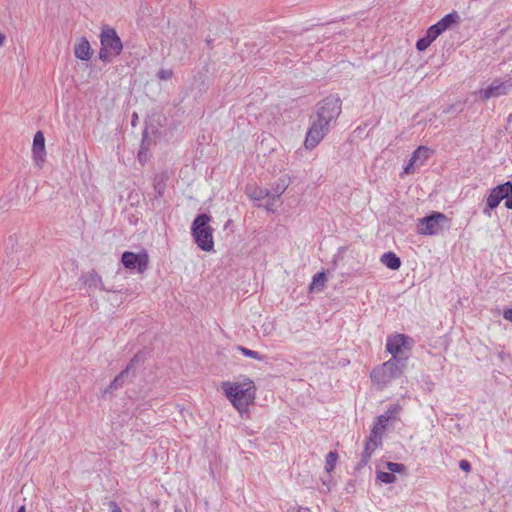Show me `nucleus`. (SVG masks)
Masks as SVG:
<instances>
[{
	"instance_id": "24",
	"label": "nucleus",
	"mask_w": 512,
	"mask_h": 512,
	"mask_svg": "<svg viewBox=\"0 0 512 512\" xmlns=\"http://www.w3.org/2000/svg\"><path fill=\"white\" fill-rule=\"evenodd\" d=\"M377 480L380 481L381 483L392 484L396 481V477L389 471H379L377 472Z\"/></svg>"
},
{
	"instance_id": "8",
	"label": "nucleus",
	"mask_w": 512,
	"mask_h": 512,
	"mask_svg": "<svg viewBox=\"0 0 512 512\" xmlns=\"http://www.w3.org/2000/svg\"><path fill=\"white\" fill-rule=\"evenodd\" d=\"M509 91L508 82L501 81L500 79H495L490 85L487 87L481 88L477 93L478 99L481 101H487L491 98H497L503 95H506Z\"/></svg>"
},
{
	"instance_id": "11",
	"label": "nucleus",
	"mask_w": 512,
	"mask_h": 512,
	"mask_svg": "<svg viewBox=\"0 0 512 512\" xmlns=\"http://www.w3.org/2000/svg\"><path fill=\"white\" fill-rule=\"evenodd\" d=\"M512 194V183L507 181L492 188L487 196L486 204L489 209H495L505 197Z\"/></svg>"
},
{
	"instance_id": "22",
	"label": "nucleus",
	"mask_w": 512,
	"mask_h": 512,
	"mask_svg": "<svg viewBox=\"0 0 512 512\" xmlns=\"http://www.w3.org/2000/svg\"><path fill=\"white\" fill-rule=\"evenodd\" d=\"M337 460H338V455L336 452L331 451L326 455L325 470L327 473H330L334 470Z\"/></svg>"
},
{
	"instance_id": "32",
	"label": "nucleus",
	"mask_w": 512,
	"mask_h": 512,
	"mask_svg": "<svg viewBox=\"0 0 512 512\" xmlns=\"http://www.w3.org/2000/svg\"><path fill=\"white\" fill-rule=\"evenodd\" d=\"M162 180H163V177H161L159 181H158V178L155 179V189H156L158 195H162V193H163V185L161 183Z\"/></svg>"
},
{
	"instance_id": "27",
	"label": "nucleus",
	"mask_w": 512,
	"mask_h": 512,
	"mask_svg": "<svg viewBox=\"0 0 512 512\" xmlns=\"http://www.w3.org/2000/svg\"><path fill=\"white\" fill-rule=\"evenodd\" d=\"M441 34L442 33L439 31V29L435 25H432L427 29L425 37L432 43Z\"/></svg>"
},
{
	"instance_id": "12",
	"label": "nucleus",
	"mask_w": 512,
	"mask_h": 512,
	"mask_svg": "<svg viewBox=\"0 0 512 512\" xmlns=\"http://www.w3.org/2000/svg\"><path fill=\"white\" fill-rule=\"evenodd\" d=\"M33 161L38 168H42L45 162V137L41 131L36 132L33 138Z\"/></svg>"
},
{
	"instance_id": "9",
	"label": "nucleus",
	"mask_w": 512,
	"mask_h": 512,
	"mask_svg": "<svg viewBox=\"0 0 512 512\" xmlns=\"http://www.w3.org/2000/svg\"><path fill=\"white\" fill-rule=\"evenodd\" d=\"M429 156V149L425 146H419L412 154L403 168L401 176L414 174L424 165Z\"/></svg>"
},
{
	"instance_id": "39",
	"label": "nucleus",
	"mask_w": 512,
	"mask_h": 512,
	"mask_svg": "<svg viewBox=\"0 0 512 512\" xmlns=\"http://www.w3.org/2000/svg\"><path fill=\"white\" fill-rule=\"evenodd\" d=\"M17 512H25V506L22 505L18 508Z\"/></svg>"
},
{
	"instance_id": "40",
	"label": "nucleus",
	"mask_w": 512,
	"mask_h": 512,
	"mask_svg": "<svg viewBox=\"0 0 512 512\" xmlns=\"http://www.w3.org/2000/svg\"><path fill=\"white\" fill-rule=\"evenodd\" d=\"M175 512H183L181 509H176Z\"/></svg>"
},
{
	"instance_id": "33",
	"label": "nucleus",
	"mask_w": 512,
	"mask_h": 512,
	"mask_svg": "<svg viewBox=\"0 0 512 512\" xmlns=\"http://www.w3.org/2000/svg\"><path fill=\"white\" fill-rule=\"evenodd\" d=\"M503 317H504L506 320H508V321L512 322V308H509V309L504 310V312H503Z\"/></svg>"
},
{
	"instance_id": "23",
	"label": "nucleus",
	"mask_w": 512,
	"mask_h": 512,
	"mask_svg": "<svg viewBox=\"0 0 512 512\" xmlns=\"http://www.w3.org/2000/svg\"><path fill=\"white\" fill-rule=\"evenodd\" d=\"M237 350L240 351L241 354H243L245 357L253 358L258 361H263L265 358L263 355L259 354L257 351L250 350L246 347L238 346Z\"/></svg>"
},
{
	"instance_id": "31",
	"label": "nucleus",
	"mask_w": 512,
	"mask_h": 512,
	"mask_svg": "<svg viewBox=\"0 0 512 512\" xmlns=\"http://www.w3.org/2000/svg\"><path fill=\"white\" fill-rule=\"evenodd\" d=\"M459 467L461 470H463L464 472H470L471 471V464L469 461L467 460H461L459 462Z\"/></svg>"
},
{
	"instance_id": "26",
	"label": "nucleus",
	"mask_w": 512,
	"mask_h": 512,
	"mask_svg": "<svg viewBox=\"0 0 512 512\" xmlns=\"http://www.w3.org/2000/svg\"><path fill=\"white\" fill-rule=\"evenodd\" d=\"M402 410V407L399 404H393L389 406V408L383 413L384 416L390 421L395 418Z\"/></svg>"
},
{
	"instance_id": "14",
	"label": "nucleus",
	"mask_w": 512,
	"mask_h": 512,
	"mask_svg": "<svg viewBox=\"0 0 512 512\" xmlns=\"http://www.w3.org/2000/svg\"><path fill=\"white\" fill-rule=\"evenodd\" d=\"M290 185V178L288 176H282L277 179L271 188V200H276L280 198V196L286 191L288 186Z\"/></svg>"
},
{
	"instance_id": "2",
	"label": "nucleus",
	"mask_w": 512,
	"mask_h": 512,
	"mask_svg": "<svg viewBox=\"0 0 512 512\" xmlns=\"http://www.w3.org/2000/svg\"><path fill=\"white\" fill-rule=\"evenodd\" d=\"M222 389L233 407L242 414L255 399V385L250 378L242 377L237 381L222 383Z\"/></svg>"
},
{
	"instance_id": "34",
	"label": "nucleus",
	"mask_w": 512,
	"mask_h": 512,
	"mask_svg": "<svg viewBox=\"0 0 512 512\" xmlns=\"http://www.w3.org/2000/svg\"><path fill=\"white\" fill-rule=\"evenodd\" d=\"M505 207L507 209H512V193L509 196L505 197Z\"/></svg>"
},
{
	"instance_id": "6",
	"label": "nucleus",
	"mask_w": 512,
	"mask_h": 512,
	"mask_svg": "<svg viewBox=\"0 0 512 512\" xmlns=\"http://www.w3.org/2000/svg\"><path fill=\"white\" fill-rule=\"evenodd\" d=\"M448 217L440 212H434L431 215L421 218L418 221L417 232L421 235H436L448 226Z\"/></svg>"
},
{
	"instance_id": "13",
	"label": "nucleus",
	"mask_w": 512,
	"mask_h": 512,
	"mask_svg": "<svg viewBox=\"0 0 512 512\" xmlns=\"http://www.w3.org/2000/svg\"><path fill=\"white\" fill-rule=\"evenodd\" d=\"M74 55L77 59L82 61L90 60L92 56V49L89 41L86 38H81L75 45Z\"/></svg>"
},
{
	"instance_id": "1",
	"label": "nucleus",
	"mask_w": 512,
	"mask_h": 512,
	"mask_svg": "<svg viewBox=\"0 0 512 512\" xmlns=\"http://www.w3.org/2000/svg\"><path fill=\"white\" fill-rule=\"evenodd\" d=\"M340 113L341 100L336 95H330L318 104L316 114L312 117L311 126L304 142L307 149H313L321 142L336 122Z\"/></svg>"
},
{
	"instance_id": "16",
	"label": "nucleus",
	"mask_w": 512,
	"mask_h": 512,
	"mask_svg": "<svg viewBox=\"0 0 512 512\" xmlns=\"http://www.w3.org/2000/svg\"><path fill=\"white\" fill-rule=\"evenodd\" d=\"M459 19V15L456 12L445 15L441 20L434 24L441 33L445 32Z\"/></svg>"
},
{
	"instance_id": "36",
	"label": "nucleus",
	"mask_w": 512,
	"mask_h": 512,
	"mask_svg": "<svg viewBox=\"0 0 512 512\" xmlns=\"http://www.w3.org/2000/svg\"><path fill=\"white\" fill-rule=\"evenodd\" d=\"M322 482H323V485H325L327 487V490L329 491L331 488V482H332L331 478L328 477V479H323Z\"/></svg>"
},
{
	"instance_id": "4",
	"label": "nucleus",
	"mask_w": 512,
	"mask_h": 512,
	"mask_svg": "<svg viewBox=\"0 0 512 512\" xmlns=\"http://www.w3.org/2000/svg\"><path fill=\"white\" fill-rule=\"evenodd\" d=\"M211 217L205 213L198 215L191 226V233L197 246L206 252L214 250L213 228L209 225Z\"/></svg>"
},
{
	"instance_id": "30",
	"label": "nucleus",
	"mask_w": 512,
	"mask_h": 512,
	"mask_svg": "<svg viewBox=\"0 0 512 512\" xmlns=\"http://www.w3.org/2000/svg\"><path fill=\"white\" fill-rule=\"evenodd\" d=\"M157 75L160 80H169L173 76V72L170 69H161Z\"/></svg>"
},
{
	"instance_id": "20",
	"label": "nucleus",
	"mask_w": 512,
	"mask_h": 512,
	"mask_svg": "<svg viewBox=\"0 0 512 512\" xmlns=\"http://www.w3.org/2000/svg\"><path fill=\"white\" fill-rule=\"evenodd\" d=\"M85 284L88 287L100 288L101 290H105L101 278L96 273H89L85 277Z\"/></svg>"
},
{
	"instance_id": "7",
	"label": "nucleus",
	"mask_w": 512,
	"mask_h": 512,
	"mask_svg": "<svg viewBox=\"0 0 512 512\" xmlns=\"http://www.w3.org/2000/svg\"><path fill=\"white\" fill-rule=\"evenodd\" d=\"M414 341L404 334H394L386 340V350L392 355V358L407 357Z\"/></svg>"
},
{
	"instance_id": "35",
	"label": "nucleus",
	"mask_w": 512,
	"mask_h": 512,
	"mask_svg": "<svg viewBox=\"0 0 512 512\" xmlns=\"http://www.w3.org/2000/svg\"><path fill=\"white\" fill-rule=\"evenodd\" d=\"M109 507L110 512H122L115 502H110Z\"/></svg>"
},
{
	"instance_id": "19",
	"label": "nucleus",
	"mask_w": 512,
	"mask_h": 512,
	"mask_svg": "<svg viewBox=\"0 0 512 512\" xmlns=\"http://www.w3.org/2000/svg\"><path fill=\"white\" fill-rule=\"evenodd\" d=\"M326 281L327 278L325 272L315 274L309 287L310 291H321L324 288Z\"/></svg>"
},
{
	"instance_id": "29",
	"label": "nucleus",
	"mask_w": 512,
	"mask_h": 512,
	"mask_svg": "<svg viewBox=\"0 0 512 512\" xmlns=\"http://www.w3.org/2000/svg\"><path fill=\"white\" fill-rule=\"evenodd\" d=\"M431 45V42L424 36L416 42V48L419 51L426 50Z\"/></svg>"
},
{
	"instance_id": "15",
	"label": "nucleus",
	"mask_w": 512,
	"mask_h": 512,
	"mask_svg": "<svg viewBox=\"0 0 512 512\" xmlns=\"http://www.w3.org/2000/svg\"><path fill=\"white\" fill-rule=\"evenodd\" d=\"M381 444V438L380 437H373V434H370V437L368 441L365 444L364 452H363V458L362 460L364 462H367L369 458L371 457L374 450Z\"/></svg>"
},
{
	"instance_id": "17",
	"label": "nucleus",
	"mask_w": 512,
	"mask_h": 512,
	"mask_svg": "<svg viewBox=\"0 0 512 512\" xmlns=\"http://www.w3.org/2000/svg\"><path fill=\"white\" fill-rule=\"evenodd\" d=\"M381 262L391 270H397L401 266L400 258L393 252H386L381 256Z\"/></svg>"
},
{
	"instance_id": "21",
	"label": "nucleus",
	"mask_w": 512,
	"mask_h": 512,
	"mask_svg": "<svg viewBox=\"0 0 512 512\" xmlns=\"http://www.w3.org/2000/svg\"><path fill=\"white\" fill-rule=\"evenodd\" d=\"M249 195L250 198L255 201H260L264 198L271 200V191L266 188H256Z\"/></svg>"
},
{
	"instance_id": "10",
	"label": "nucleus",
	"mask_w": 512,
	"mask_h": 512,
	"mask_svg": "<svg viewBox=\"0 0 512 512\" xmlns=\"http://www.w3.org/2000/svg\"><path fill=\"white\" fill-rule=\"evenodd\" d=\"M122 263L127 269H137L138 272L142 273L148 265V254L145 251L140 253L124 252Z\"/></svg>"
},
{
	"instance_id": "38",
	"label": "nucleus",
	"mask_w": 512,
	"mask_h": 512,
	"mask_svg": "<svg viewBox=\"0 0 512 512\" xmlns=\"http://www.w3.org/2000/svg\"><path fill=\"white\" fill-rule=\"evenodd\" d=\"M492 209H489L488 206L486 205L485 209L483 210V213L486 215V216H491V211Z\"/></svg>"
},
{
	"instance_id": "28",
	"label": "nucleus",
	"mask_w": 512,
	"mask_h": 512,
	"mask_svg": "<svg viewBox=\"0 0 512 512\" xmlns=\"http://www.w3.org/2000/svg\"><path fill=\"white\" fill-rule=\"evenodd\" d=\"M386 468L389 472H391L393 475L395 473H402L405 470V466L401 463H395V462H387Z\"/></svg>"
},
{
	"instance_id": "25",
	"label": "nucleus",
	"mask_w": 512,
	"mask_h": 512,
	"mask_svg": "<svg viewBox=\"0 0 512 512\" xmlns=\"http://www.w3.org/2000/svg\"><path fill=\"white\" fill-rule=\"evenodd\" d=\"M136 362H138L137 357L131 361L130 366L127 367L125 371H123L118 377L114 379V381L111 384L112 388L116 389L119 385H121L123 378L129 373L130 368L133 367Z\"/></svg>"
},
{
	"instance_id": "5",
	"label": "nucleus",
	"mask_w": 512,
	"mask_h": 512,
	"mask_svg": "<svg viewBox=\"0 0 512 512\" xmlns=\"http://www.w3.org/2000/svg\"><path fill=\"white\" fill-rule=\"evenodd\" d=\"M101 49L99 57L103 61H109L111 57L118 56L122 49V41L113 28H104L100 36Z\"/></svg>"
},
{
	"instance_id": "3",
	"label": "nucleus",
	"mask_w": 512,
	"mask_h": 512,
	"mask_svg": "<svg viewBox=\"0 0 512 512\" xmlns=\"http://www.w3.org/2000/svg\"><path fill=\"white\" fill-rule=\"evenodd\" d=\"M407 368V357L391 358L371 372L372 381L385 387L392 380L400 377Z\"/></svg>"
},
{
	"instance_id": "37",
	"label": "nucleus",
	"mask_w": 512,
	"mask_h": 512,
	"mask_svg": "<svg viewBox=\"0 0 512 512\" xmlns=\"http://www.w3.org/2000/svg\"><path fill=\"white\" fill-rule=\"evenodd\" d=\"M270 201H271V203H269L265 208L267 211L274 212L275 211V208H274L275 200H270Z\"/></svg>"
},
{
	"instance_id": "18",
	"label": "nucleus",
	"mask_w": 512,
	"mask_h": 512,
	"mask_svg": "<svg viewBox=\"0 0 512 512\" xmlns=\"http://www.w3.org/2000/svg\"><path fill=\"white\" fill-rule=\"evenodd\" d=\"M389 420L386 416L381 414L377 417L376 422L371 430V434H373V437H380L382 438V434L385 431Z\"/></svg>"
}]
</instances>
